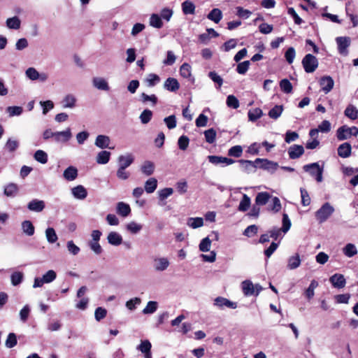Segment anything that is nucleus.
Masks as SVG:
<instances>
[{
  "label": "nucleus",
  "instance_id": "f257e3e1",
  "mask_svg": "<svg viewBox=\"0 0 358 358\" xmlns=\"http://www.w3.org/2000/svg\"><path fill=\"white\" fill-rule=\"evenodd\" d=\"M334 207L329 203H324L315 213V218L319 223L326 222L334 213Z\"/></svg>",
  "mask_w": 358,
  "mask_h": 358
},
{
  "label": "nucleus",
  "instance_id": "f03ea898",
  "mask_svg": "<svg viewBox=\"0 0 358 358\" xmlns=\"http://www.w3.org/2000/svg\"><path fill=\"white\" fill-rule=\"evenodd\" d=\"M304 171L308 173L310 176L314 178L317 182L323 180L324 167L320 166L318 162H314L303 166Z\"/></svg>",
  "mask_w": 358,
  "mask_h": 358
},
{
  "label": "nucleus",
  "instance_id": "7ed1b4c3",
  "mask_svg": "<svg viewBox=\"0 0 358 358\" xmlns=\"http://www.w3.org/2000/svg\"><path fill=\"white\" fill-rule=\"evenodd\" d=\"M248 164H252L255 168H259L271 173L275 172L278 167L277 162L261 158H257L254 162L248 160Z\"/></svg>",
  "mask_w": 358,
  "mask_h": 358
},
{
  "label": "nucleus",
  "instance_id": "20e7f679",
  "mask_svg": "<svg viewBox=\"0 0 358 358\" xmlns=\"http://www.w3.org/2000/svg\"><path fill=\"white\" fill-rule=\"evenodd\" d=\"M358 135V128L356 127H349L346 125L342 126L337 129L336 136L339 141L350 138L351 136Z\"/></svg>",
  "mask_w": 358,
  "mask_h": 358
},
{
  "label": "nucleus",
  "instance_id": "39448f33",
  "mask_svg": "<svg viewBox=\"0 0 358 358\" xmlns=\"http://www.w3.org/2000/svg\"><path fill=\"white\" fill-rule=\"evenodd\" d=\"M302 64L306 73H313L318 66V61L314 55L308 54L303 57Z\"/></svg>",
  "mask_w": 358,
  "mask_h": 358
},
{
  "label": "nucleus",
  "instance_id": "423d86ee",
  "mask_svg": "<svg viewBox=\"0 0 358 358\" xmlns=\"http://www.w3.org/2000/svg\"><path fill=\"white\" fill-rule=\"evenodd\" d=\"M338 52L343 56L348 55V48L351 44V39L348 36H338L336 38Z\"/></svg>",
  "mask_w": 358,
  "mask_h": 358
},
{
  "label": "nucleus",
  "instance_id": "0eeeda50",
  "mask_svg": "<svg viewBox=\"0 0 358 358\" xmlns=\"http://www.w3.org/2000/svg\"><path fill=\"white\" fill-rule=\"evenodd\" d=\"M320 85L324 94H328L334 87V81L331 76H323L320 80Z\"/></svg>",
  "mask_w": 358,
  "mask_h": 358
},
{
  "label": "nucleus",
  "instance_id": "6e6552de",
  "mask_svg": "<svg viewBox=\"0 0 358 358\" xmlns=\"http://www.w3.org/2000/svg\"><path fill=\"white\" fill-rule=\"evenodd\" d=\"M329 281L333 287L338 289L343 288L346 284V280L344 275L340 273H336L331 276Z\"/></svg>",
  "mask_w": 358,
  "mask_h": 358
},
{
  "label": "nucleus",
  "instance_id": "1a4fd4ad",
  "mask_svg": "<svg viewBox=\"0 0 358 358\" xmlns=\"http://www.w3.org/2000/svg\"><path fill=\"white\" fill-rule=\"evenodd\" d=\"M214 305L221 308L223 307H227L229 308L235 309L237 307L236 303L232 302L222 296H218L215 298L214 300Z\"/></svg>",
  "mask_w": 358,
  "mask_h": 358
},
{
  "label": "nucleus",
  "instance_id": "9d476101",
  "mask_svg": "<svg viewBox=\"0 0 358 358\" xmlns=\"http://www.w3.org/2000/svg\"><path fill=\"white\" fill-rule=\"evenodd\" d=\"M209 162L213 164H226L227 165H230L234 163V160L222 156H216V155H209L208 157Z\"/></svg>",
  "mask_w": 358,
  "mask_h": 358
},
{
  "label": "nucleus",
  "instance_id": "9b49d317",
  "mask_svg": "<svg viewBox=\"0 0 358 358\" xmlns=\"http://www.w3.org/2000/svg\"><path fill=\"white\" fill-rule=\"evenodd\" d=\"M304 153V148L302 145H293L288 150V155L290 159L299 158Z\"/></svg>",
  "mask_w": 358,
  "mask_h": 358
},
{
  "label": "nucleus",
  "instance_id": "f8f14e48",
  "mask_svg": "<svg viewBox=\"0 0 358 358\" xmlns=\"http://www.w3.org/2000/svg\"><path fill=\"white\" fill-rule=\"evenodd\" d=\"M45 207V202L38 199H33L27 204V208L34 212H41Z\"/></svg>",
  "mask_w": 358,
  "mask_h": 358
},
{
  "label": "nucleus",
  "instance_id": "ddd939ff",
  "mask_svg": "<svg viewBox=\"0 0 358 358\" xmlns=\"http://www.w3.org/2000/svg\"><path fill=\"white\" fill-rule=\"evenodd\" d=\"M72 136L70 128L65 131L55 132V141L57 142L66 143L69 141Z\"/></svg>",
  "mask_w": 358,
  "mask_h": 358
},
{
  "label": "nucleus",
  "instance_id": "4468645a",
  "mask_svg": "<svg viewBox=\"0 0 358 358\" xmlns=\"http://www.w3.org/2000/svg\"><path fill=\"white\" fill-rule=\"evenodd\" d=\"M164 87L167 90L174 92L179 90L180 84L177 79L170 77L165 80Z\"/></svg>",
  "mask_w": 358,
  "mask_h": 358
},
{
  "label": "nucleus",
  "instance_id": "2eb2a0df",
  "mask_svg": "<svg viewBox=\"0 0 358 358\" xmlns=\"http://www.w3.org/2000/svg\"><path fill=\"white\" fill-rule=\"evenodd\" d=\"M301 258L299 254H295L289 257L287 259V268L289 270H294L299 267L301 265Z\"/></svg>",
  "mask_w": 358,
  "mask_h": 358
},
{
  "label": "nucleus",
  "instance_id": "dca6fc26",
  "mask_svg": "<svg viewBox=\"0 0 358 358\" xmlns=\"http://www.w3.org/2000/svg\"><path fill=\"white\" fill-rule=\"evenodd\" d=\"M351 145L348 143H344L339 145L338 148V155L343 158L348 157L351 154Z\"/></svg>",
  "mask_w": 358,
  "mask_h": 358
},
{
  "label": "nucleus",
  "instance_id": "f3484780",
  "mask_svg": "<svg viewBox=\"0 0 358 358\" xmlns=\"http://www.w3.org/2000/svg\"><path fill=\"white\" fill-rule=\"evenodd\" d=\"M108 241L110 245H120L122 243V237L115 231H111L107 237Z\"/></svg>",
  "mask_w": 358,
  "mask_h": 358
},
{
  "label": "nucleus",
  "instance_id": "a211bd4d",
  "mask_svg": "<svg viewBox=\"0 0 358 358\" xmlns=\"http://www.w3.org/2000/svg\"><path fill=\"white\" fill-rule=\"evenodd\" d=\"M94 86L100 90L108 91L110 87L104 78L96 77L93 78Z\"/></svg>",
  "mask_w": 358,
  "mask_h": 358
},
{
  "label": "nucleus",
  "instance_id": "6ab92c4d",
  "mask_svg": "<svg viewBox=\"0 0 358 358\" xmlns=\"http://www.w3.org/2000/svg\"><path fill=\"white\" fill-rule=\"evenodd\" d=\"M141 171L147 176H151L155 171V164L151 161H145L141 167Z\"/></svg>",
  "mask_w": 358,
  "mask_h": 358
},
{
  "label": "nucleus",
  "instance_id": "aec40b11",
  "mask_svg": "<svg viewBox=\"0 0 358 358\" xmlns=\"http://www.w3.org/2000/svg\"><path fill=\"white\" fill-rule=\"evenodd\" d=\"M63 176L64 178L69 181L75 180L78 176V170L74 166H69L64 171Z\"/></svg>",
  "mask_w": 358,
  "mask_h": 358
},
{
  "label": "nucleus",
  "instance_id": "412c9836",
  "mask_svg": "<svg viewBox=\"0 0 358 358\" xmlns=\"http://www.w3.org/2000/svg\"><path fill=\"white\" fill-rule=\"evenodd\" d=\"M117 213L122 217H127L131 213V208L127 203L119 202L117 204Z\"/></svg>",
  "mask_w": 358,
  "mask_h": 358
},
{
  "label": "nucleus",
  "instance_id": "4be33fe9",
  "mask_svg": "<svg viewBox=\"0 0 358 358\" xmlns=\"http://www.w3.org/2000/svg\"><path fill=\"white\" fill-rule=\"evenodd\" d=\"M73 196L78 199H84L87 196V192L83 185H78L72 189Z\"/></svg>",
  "mask_w": 358,
  "mask_h": 358
},
{
  "label": "nucleus",
  "instance_id": "5701e85b",
  "mask_svg": "<svg viewBox=\"0 0 358 358\" xmlns=\"http://www.w3.org/2000/svg\"><path fill=\"white\" fill-rule=\"evenodd\" d=\"M343 253L350 258L356 255L358 252L357 247L353 243H347L342 249Z\"/></svg>",
  "mask_w": 358,
  "mask_h": 358
},
{
  "label": "nucleus",
  "instance_id": "b1692460",
  "mask_svg": "<svg viewBox=\"0 0 358 358\" xmlns=\"http://www.w3.org/2000/svg\"><path fill=\"white\" fill-rule=\"evenodd\" d=\"M134 160V157L131 154H129L127 156L120 155L118 157L120 167L125 169L133 163Z\"/></svg>",
  "mask_w": 358,
  "mask_h": 358
},
{
  "label": "nucleus",
  "instance_id": "393cba45",
  "mask_svg": "<svg viewBox=\"0 0 358 358\" xmlns=\"http://www.w3.org/2000/svg\"><path fill=\"white\" fill-rule=\"evenodd\" d=\"M110 143V138L108 136L105 135H99L97 136L95 145L100 148H108Z\"/></svg>",
  "mask_w": 358,
  "mask_h": 358
},
{
  "label": "nucleus",
  "instance_id": "a878e982",
  "mask_svg": "<svg viewBox=\"0 0 358 358\" xmlns=\"http://www.w3.org/2000/svg\"><path fill=\"white\" fill-rule=\"evenodd\" d=\"M195 8V5L191 1L187 0L182 3V10L185 15L194 14Z\"/></svg>",
  "mask_w": 358,
  "mask_h": 358
},
{
  "label": "nucleus",
  "instance_id": "bb28decb",
  "mask_svg": "<svg viewBox=\"0 0 358 358\" xmlns=\"http://www.w3.org/2000/svg\"><path fill=\"white\" fill-rule=\"evenodd\" d=\"M157 187V180L155 178H150L145 183V190L147 193L151 194L155 191Z\"/></svg>",
  "mask_w": 358,
  "mask_h": 358
},
{
  "label": "nucleus",
  "instance_id": "cd10ccee",
  "mask_svg": "<svg viewBox=\"0 0 358 358\" xmlns=\"http://www.w3.org/2000/svg\"><path fill=\"white\" fill-rule=\"evenodd\" d=\"M169 265V262L166 258L162 257L155 259V268L156 271H164L168 268Z\"/></svg>",
  "mask_w": 358,
  "mask_h": 358
},
{
  "label": "nucleus",
  "instance_id": "c85d7f7f",
  "mask_svg": "<svg viewBox=\"0 0 358 358\" xmlns=\"http://www.w3.org/2000/svg\"><path fill=\"white\" fill-rule=\"evenodd\" d=\"M22 229L23 232L27 236H32L34 234L35 228L32 222L29 220H25L22 223Z\"/></svg>",
  "mask_w": 358,
  "mask_h": 358
},
{
  "label": "nucleus",
  "instance_id": "c756f323",
  "mask_svg": "<svg viewBox=\"0 0 358 358\" xmlns=\"http://www.w3.org/2000/svg\"><path fill=\"white\" fill-rule=\"evenodd\" d=\"M345 115L352 120L358 117V110L353 105H349L345 110Z\"/></svg>",
  "mask_w": 358,
  "mask_h": 358
},
{
  "label": "nucleus",
  "instance_id": "7c9ffc66",
  "mask_svg": "<svg viewBox=\"0 0 358 358\" xmlns=\"http://www.w3.org/2000/svg\"><path fill=\"white\" fill-rule=\"evenodd\" d=\"M110 152L106 150L101 151L96 157V162L99 164H106L110 160Z\"/></svg>",
  "mask_w": 358,
  "mask_h": 358
},
{
  "label": "nucleus",
  "instance_id": "2f4dec72",
  "mask_svg": "<svg viewBox=\"0 0 358 358\" xmlns=\"http://www.w3.org/2000/svg\"><path fill=\"white\" fill-rule=\"evenodd\" d=\"M222 17V11L219 8H213L208 15L207 17L215 23H218Z\"/></svg>",
  "mask_w": 358,
  "mask_h": 358
},
{
  "label": "nucleus",
  "instance_id": "473e14b6",
  "mask_svg": "<svg viewBox=\"0 0 358 358\" xmlns=\"http://www.w3.org/2000/svg\"><path fill=\"white\" fill-rule=\"evenodd\" d=\"M150 25L160 29L163 27V22L161 17L157 14H152L150 18Z\"/></svg>",
  "mask_w": 358,
  "mask_h": 358
},
{
  "label": "nucleus",
  "instance_id": "72a5a7b5",
  "mask_svg": "<svg viewBox=\"0 0 358 358\" xmlns=\"http://www.w3.org/2000/svg\"><path fill=\"white\" fill-rule=\"evenodd\" d=\"M18 192V187L15 183H9L4 189V194L7 196H14Z\"/></svg>",
  "mask_w": 358,
  "mask_h": 358
},
{
  "label": "nucleus",
  "instance_id": "f704fd0d",
  "mask_svg": "<svg viewBox=\"0 0 358 358\" xmlns=\"http://www.w3.org/2000/svg\"><path fill=\"white\" fill-rule=\"evenodd\" d=\"M180 74L184 78H190L192 77V67L187 63H184L180 68Z\"/></svg>",
  "mask_w": 358,
  "mask_h": 358
},
{
  "label": "nucleus",
  "instance_id": "c9c22d12",
  "mask_svg": "<svg viewBox=\"0 0 358 358\" xmlns=\"http://www.w3.org/2000/svg\"><path fill=\"white\" fill-rule=\"evenodd\" d=\"M24 275L22 272L15 271L10 275L11 283L13 286L20 285L23 280Z\"/></svg>",
  "mask_w": 358,
  "mask_h": 358
},
{
  "label": "nucleus",
  "instance_id": "e433bc0d",
  "mask_svg": "<svg viewBox=\"0 0 358 358\" xmlns=\"http://www.w3.org/2000/svg\"><path fill=\"white\" fill-rule=\"evenodd\" d=\"M187 224L192 229H196L203 225V220L202 217H190L188 219Z\"/></svg>",
  "mask_w": 358,
  "mask_h": 358
},
{
  "label": "nucleus",
  "instance_id": "4c0bfd02",
  "mask_svg": "<svg viewBox=\"0 0 358 358\" xmlns=\"http://www.w3.org/2000/svg\"><path fill=\"white\" fill-rule=\"evenodd\" d=\"M270 198V194L267 192H260L259 193L255 199L256 203L257 205H265Z\"/></svg>",
  "mask_w": 358,
  "mask_h": 358
},
{
  "label": "nucleus",
  "instance_id": "58836bf2",
  "mask_svg": "<svg viewBox=\"0 0 358 358\" xmlns=\"http://www.w3.org/2000/svg\"><path fill=\"white\" fill-rule=\"evenodd\" d=\"M20 20L16 16L6 20V25L10 29H18L20 27Z\"/></svg>",
  "mask_w": 358,
  "mask_h": 358
},
{
  "label": "nucleus",
  "instance_id": "ea45409f",
  "mask_svg": "<svg viewBox=\"0 0 358 358\" xmlns=\"http://www.w3.org/2000/svg\"><path fill=\"white\" fill-rule=\"evenodd\" d=\"M283 110L282 106L276 105L268 112V116L272 119H278L282 114Z\"/></svg>",
  "mask_w": 358,
  "mask_h": 358
},
{
  "label": "nucleus",
  "instance_id": "a19ab883",
  "mask_svg": "<svg viewBox=\"0 0 358 358\" xmlns=\"http://www.w3.org/2000/svg\"><path fill=\"white\" fill-rule=\"evenodd\" d=\"M216 131L211 128L204 131L206 141L208 143H213L216 138Z\"/></svg>",
  "mask_w": 358,
  "mask_h": 358
},
{
  "label": "nucleus",
  "instance_id": "79ce46f5",
  "mask_svg": "<svg viewBox=\"0 0 358 358\" xmlns=\"http://www.w3.org/2000/svg\"><path fill=\"white\" fill-rule=\"evenodd\" d=\"M152 112L149 109H145L140 115L141 122L145 124H148L152 119Z\"/></svg>",
  "mask_w": 358,
  "mask_h": 358
},
{
  "label": "nucleus",
  "instance_id": "37998d69",
  "mask_svg": "<svg viewBox=\"0 0 358 358\" xmlns=\"http://www.w3.org/2000/svg\"><path fill=\"white\" fill-rule=\"evenodd\" d=\"M34 159L41 164H45L48 162V155L43 150H38L34 154Z\"/></svg>",
  "mask_w": 358,
  "mask_h": 358
},
{
  "label": "nucleus",
  "instance_id": "c03bdc74",
  "mask_svg": "<svg viewBox=\"0 0 358 358\" xmlns=\"http://www.w3.org/2000/svg\"><path fill=\"white\" fill-rule=\"evenodd\" d=\"M45 235L47 240L50 243H54L57 240V236L55 229L52 227H49L45 231Z\"/></svg>",
  "mask_w": 358,
  "mask_h": 358
},
{
  "label": "nucleus",
  "instance_id": "a18cd8bd",
  "mask_svg": "<svg viewBox=\"0 0 358 358\" xmlns=\"http://www.w3.org/2000/svg\"><path fill=\"white\" fill-rule=\"evenodd\" d=\"M76 98L71 94L66 95L63 100L64 108H73L76 104Z\"/></svg>",
  "mask_w": 358,
  "mask_h": 358
},
{
  "label": "nucleus",
  "instance_id": "49530a36",
  "mask_svg": "<svg viewBox=\"0 0 358 358\" xmlns=\"http://www.w3.org/2000/svg\"><path fill=\"white\" fill-rule=\"evenodd\" d=\"M17 343V336L14 333H10L8 335L7 339L6 341V346L8 348H12L15 347Z\"/></svg>",
  "mask_w": 358,
  "mask_h": 358
},
{
  "label": "nucleus",
  "instance_id": "de8ad7c7",
  "mask_svg": "<svg viewBox=\"0 0 358 358\" xmlns=\"http://www.w3.org/2000/svg\"><path fill=\"white\" fill-rule=\"evenodd\" d=\"M227 105L229 108L236 109L239 107V101L234 95H229L227 98Z\"/></svg>",
  "mask_w": 358,
  "mask_h": 358
},
{
  "label": "nucleus",
  "instance_id": "09e8293b",
  "mask_svg": "<svg viewBox=\"0 0 358 358\" xmlns=\"http://www.w3.org/2000/svg\"><path fill=\"white\" fill-rule=\"evenodd\" d=\"M262 289L259 285H254L252 282L248 280V294L258 295Z\"/></svg>",
  "mask_w": 358,
  "mask_h": 358
},
{
  "label": "nucleus",
  "instance_id": "8fccbe9b",
  "mask_svg": "<svg viewBox=\"0 0 358 358\" xmlns=\"http://www.w3.org/2000/svg\"><path fill=\"white\" fill-rule=\"evenodd\" d=\"M262 115V111L259 108L252 109L248 113V117H249V120L250 121H255L256 120L261 117Z\"/></svg>",
  "mask_w": 358,
  "mask_h": 358
},
{
  "label": "nucleus",
  "instance_id": "3c124183",
  "mask_svg": "<svg viewBox=\"0 0 358 358\" xmlns=\"http://www.w3.org/2000/svg\"><path fill=\"white\" fill-rule=\"evenodd\" d=\"M243 153V148L241 145L231 147L228 151V155L234 157H239Z\"/></svg>",
  "mask_w": 358,
  "mask_h": 358
},
{
  "label": "nucleus",
  "instance_id": "603ef678",
  "mask_svg": "<svg viewBox=\"0 0 358 358\" xmlns=\"http://www.w3.org/2000/svg\"><path fill=\"white\" fill-rule=\"evenodd\" d=\"M210 245H211V241L210 240V238L208 237H206V238H203L202 241H201V243H199V250L201 252H208L210 248Z\"/></svg>",
  "mask_w": 358,
  "mask_h": 358
},
{
  "label": "nucleus",
  "instance_id": "864d4df0",
  "mask_svg": "<svg viewBox=\"0 0 358 358\" xmlns=\"http://www.w3.org/2000/svg\"><path fill=\"white\" fill-rule=\"evenodd\" d=\"M107 310L102 307H98L94 312V317L96 321L99 322L106 317Z\"/></svg>",
  "mask_w": 358,
  "mask_h": 358
},
{
  "label": "nucleus",
  "instance_id": "5fc2aeb1",
  "mask_svg": "<svg viewBox=\"0 0 358 358\" xmlns=\"http://www.w3.org/2000/svg\"><path fill=\"white\" fill-rule=\"evenodd\" d=\"M157 308V303L150 301L147 303L145 308L143 310L144 314H151L156 311Z\"/></svg>",
  "mask_w": 358,
  "mask_h": 358
},
{
  "label": "nucleus",
  "instance_id": "6e6d98bb",
  "mask_svg": "<svg viewBox=\"0 0 358 358\" xmlns=\"http://www.w3.org/2000/svg\"><path fill=\"white\" fill-rule=\"evenodd\" d=\"M189 139L187 136H181L178 141V147L182 150H186L188 148Z\"/></svg>",
  "mask_w": 358,
  "mask_h": 358
},
{
  "label": "nucleus",
  "instance_id": "4d7b16f0",
  "mask_svg": "<svg viewBox=\"0 0 358 358\" xmlns=\"http://www.w3.org/2000/svg\"><path fill=\"white\" fill-rule=\"evenodd\" d=\"M281 90L285 93H290L292 90V85L287 79H283L280 83Z\"/></svg>",
  "mask_w": 358,
  "mask_h": 358
},
{
  "label": "nucleus",
  "instance_id": "13d9d810",
  "mask_svg": "<svg viewBox=\"0 0 358 358\" xmlns=\"http://www.w3.org/2000/svg\"><path fill=\"white\" fill-rule=\"evenodd\" d=\"M173 192V189L171 187H166L159 191V199L161 201L166 199Z\"/></svg>",
  "mask_w": 358,
  "mask_h": 358
},
{
  "label": "nucleus",
  "instance_id": "bf43d9fd",
  "mask_svg": "<svg viewBox=\"0 0 358 358\" xmlns=\"http://www.w3.org/2000/svg\"><path fill=\"white\" fill-rule=\"evenodd\" d=\"M300 192H301L302 205L304 206H307L310 205V197L308 192L303 188H301Z\"/></svg>",
  "mask_w": 358,
  "mask_h": 358
},
{
  "label": "nucleus",
  "instance_id": "052dcab7",
  "mask_svg": "<svg viewBox=\"0 0 358 358\" xmlns=\"http://www.w3.org/2000/svg\"><path fill=\"white\" fill-rule=\"evenodd\" d=\"M208 117L204 114L201 113L196 119L195 124L197 127H206L208 123Z\"/></svg>",
  "mask_w": 358,
  "mask_h": 358
},
{
  "label": "nucleus",
  "instance_id": "680f3d73",
  "mask_svg": "<svg viewBox=\"0 0 358 358\" xmlns=\"http://www.w3.org/2000/svg\"><path fill=\"white\" fill-rule=\"evenodd\" d=\"M164 121L169 129H174L176 127V117L174 115L165 117Z\"/></svg>",
  "mask_w": 358,
  "mask_h": 358
},
{
  "label": "nucleus",
  "instance_id": "e2e57ef3",
  "mask_svg": "<svg viewBox=\"0 0 358 358\" xmlns=\"http://www.w3.org/2000/svg\"><path fill=\"white\" fill-rule=\"evenodd\" d=\"M6 111L8 113L9 115L12 117L21 115L23 109L20 106H8L6 108Z\"/></svg>",
  "mask_w": 358,
  "mask_h": 358
},
{
  "label": "nucleus",
  "instance_id": "0e129e2a",
  "mask_svg": "<svg viewBox=\"0 0 358 358\" xmlns=\"http://www.w3.org/2000/svg\"><path fill=\"white\" fill-rule=\"evenodd\" d=\"M152 345L148 340L142 341L138 349L143 353L148 352L151 350Z\"/></svg>",
  "mask_w": 358,
  "mask_h": 358
},
{
  "label": "nucleus",
  "instance_id": "69168bd1",
  "mask_svg": "<svg viewBox=\"0 0 358 358\" xmlns=\"http://www.w3.org/2000/svg\"><path fill=\"white\" fill-rule=\"evenodd\" d=\"M295 55H296V53H295V50L294 48L290 47L287 50L285 57L287 62L289 64H292V62H294Z\"/></svg>",
  "mask_w": 358,
  "mask_h": 358
},
{
  "label": "nucleus",
  "instance_id": "338daca9",
  "mask_svg": "<svg viewBox=\"0 0 358 358\" xmlns=\"http://www.w3.org/2000/svg\"><path fill=\"white\" fill-rule=\"evenodd\" d=\"M56 273L53 270H49L43 275V279L45 283H50L52 282L56 278Z\"/></svg>",
  "mask_w": 358,
  "mask_h": 358
},
{
  "label": "nucleus",
  "instance_id": "774afa93",
  "mask_svg": "<svg viewBox=\"0 0 358 358\" xmlns=\"http://www.w3.org/2000/svg\"><path fill=\"white\" fill-rule=\"evenodd\" d=\"M160 81V78L158 75L150 73L147 78L148 85L149 87H153Z\"/></svg>",
  "mask_w": 358,
  "mask_h": 358
}]
</instances>
